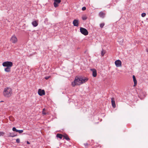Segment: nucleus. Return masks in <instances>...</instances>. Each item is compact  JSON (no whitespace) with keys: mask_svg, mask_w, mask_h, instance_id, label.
I'll list each match as a JSON object with an SVG mask.
<instances>
[{"mask_svg":"<svg viewBox=\"0 0 148 148\" xmlns=\"http://www.w3.org/2000/svg\"><path fill=\"white\" fill-rule=\"evenodd\" d=\"M88 79L85 77H76L74 81L72 82V85L73 86L76 85H79L86 82Z\"/></svg>","mask_w":148,"mask_h":148,"instance_id":"1","label":"nucleus"},{"mask_svg":"<svg viewBox=\"0 0 148 148\" xmlns=\"http://www.w3.org/2000/svg\"><path fill=\"white\" fill-rule=\"evenodd\" d=\"M63 137L66 139L67 140H70V139L69 137L68 136L66 135H63Z\"/></svg>","mask_w":148,"mask_h":148,"instance_id":"19","label":"nucleus"},{"mask_svg":"<svg viewBox=\"0 0 148 148\" xmlns=\"http://www.w3.org/2000/svg\"><path fill=\"white\" fill-rule=\"evenodd\" d=\"M45 109H43L42 110V114L44 115H46L47 114V113L45 112Z\"/></svg>","mask_w":148,"mask_h":148,"instance_id":"20","label":"nucleus"},{"mask_svg":"<svg viewBox=\"0 0 148 148\" xmlns=\"http://www.w3.org/2000/svg\"><path fill=\"white\" fill-rule=\"evenodd\" d=\"M38 93L40 96H42L45 95V91L44 90L39 89L38 90Z\"/></svg>","mask_w":148,"mask_h":148,"instance_id":"8","label":"nucleus"},{"mask_svg":"<svg viewBox=\"0 0 148 148\" xmlns=\"http://www.w3.org/2000/svg\"><path fill=\"white\" fill-rule=\"evenodd\" d=\"M27 144H30L29 142V141H27Z\"/></svg>","mask_w":148,"mask_h":148,"instance_id":"29","label":"nucleus"},{"mask_svg":"<svg viewBox=\"0 0 148 148\" xmlns=\"http://www.w3.org/2000/svg\"><path fill=\"white\" fill-rule=\"evenodd\" d=\"M78 20L76 19L74 20L73 22V23L74 26H78Z\"/></svg>","mask_w":148,"mask_h":148,"instance_id":"13","label":"nucleus"},{"mask_svg":"<svg viewBox=\"0 0 148 148\" xmlns=\"http://www.w3.org/2000/svg\"><path fill=\"white\" fill-rule=\"evenodd\" d=\"M105 53L106 51L102 49L101 53V56H104V54H105Z\"/></svg>","mask_w":148,"mask_h":148,"instance_id":"18","label":"nucleus"},{"mask_svg":"<svg viewBox=\"0 0 148 148\" xmlns=\"http://www.w3.org/2000/svg\"><path fill=\"white\" fill-rule=\"evenodd\" d=\"M9 118H10V120L11 121H13L14 120V118H13L12 116L10 117H9Z\"/></svg>","mask_w":148,"mask_h":148,"instance_id":"24","label":"nucleus"},{"mask_svg":"<svg viewBox=\"0 0 148 148\" xmlns=\"http://www.w3.org/2000/svg\"><path fill=\"white\" fill-rule=\"evenodd\" d=\"M56 137L61 139L63 137V135L60 134H57L56 135Z\"/></svg>","mask_w":148,"mask_h":148,"instance_id":"17","label":"nucleus"},{"mask_svg":"<svg viewBox=\"0 0 148 148\" xmlns=\"http://www.w3.org/2000/svg\"><path fill=\"white\" fill-rule=\"evenodd\" d=\"M16 136L15 135H11V136H11V137H13L14 136Z\"/></svg>","mask_w":148,"mask_h":148,"instance_id":"30","label":"nucleus"},{"mask_svg":"<svg viewBox=\"0 0 148 148\" xmlns=\"http://www.w3.org/2000/svg\"><path fill=\"white\" fill-rule=\"evenodd\" d=\"M82 19L83 20H86L87 19L86 17H83Z\"/></svg>","mask_w":148,"mask_h":148,"instance_id":"28","label":"nucleus"},{"mask_svg":"<svg viewBox=\"0 0 148 148\" xmlns=\"http://www.w3.org/2000/svg\"><path fill=\"white\" fill-rule=\"evenodd\" d=\"M86 8L85 7H84L82 8V10H86Z\"/></svg>","mask_w":148,"mask_h":148,"instance_id":"26","label":"nucleus"},{"mask_svg":"<svg viewBox=\"0 0 148 148\" xmlns=\"http://www.w3.org/2000/svg\"><path fill=\"white\" fill-rule=\"evenodd\" d=\"M146 14L145 13H142L141 14V16L142 17H144L146 16Z\"/></svg>","mask_w":148,"mask_h":148,"instance_id":"22","label":"nucleus"},{"mask_svg":"<svg viewBox=\"0 0 148 148\" xmlns=\"http://www.w3.org/2000/svg\"><path fill=\"white\" fill-rule=\"evenodd\" d=\"M4 134V133L3 132H0V136H3Z\"/></svg>","mask_w":148,"mask_h":148,"instance_id":"25","label":"nucleus"},{"mask_svg":"<svg viewBox=\"0 0 148 148\" xmlns=\"http://www.w3.org/2000/svg\"><path fill=\"white\" fill-rule=\"evenodd\" d=\"M104 23H101L100 24V27H101V28H102L104 26Z\"/></svg>","mask_w":148,"mask_h":148,"instance_id":"21","label":"nucleus"},{"mask_svg":"<svg viewBox=\"0 0 148 148\" xmlns=\"http://www.w3.org/2000/svg\"><path fill=\"white\" fill-rule=\"evenodd\" d=\"M105 15V14L103 12H101L99 14V16L101 18H103Z\"/></svg>","mask_w":148,"mask_h":148,"instance_id":"14","label":"nucleus"},{"mask_svg":"<svg viewBox=\"0 0 148 148\" xmlns=\"http://www.w3.org/2000/svg\"><path fill=\"white\" fill-rule=\"evenodd\" d=\"M2 65L4 67H11L13 66V63L11 62L6 61L3 62Z\"/></svg>","mask_w":148,"mask_h":148,"instance_id":"3","label":"nucleus"},{"mask_svg":"<svg viewBox=\"0 0 148 148\" xmlns=\"http://www.w3.org/2000/svg\"><path fill=\"white\" fill-rule=\"evenodd\" d=\"M10 40L12 43L15 44L17 42L18 39L16 36L13 35L10 38Z\"/></svg>","mask_w":148,"mask_h":148,"instance_id":"4","label":"nucleus"},{"mask_svg":"<svg viewBox=\"0 0 148 148\" xmlns=\"http://www.w3.org/2000/svg\"><path fill=\"white\" fill-rule=\"evenodd\" d=\"M38 21H34L32 22V24L34 27L37 26L38 24Z\"/></svg>","mask_w":148,"mask_h":148,"instance_id":"12","label":"nucleus"},{"mask_svg":"<svg viewBox=\"0 0 148 148\" xmlns=\"http://www.w3.org/2000/svg\"><path fill=\"white\" fill-rule=\"evenodd\" d=\"M54 2L53 3L55 7L56 8L58 6V5L61 2V0H53Z\"/></svg>","mask_w":148,"mask_h":148,"instance_id":"7","label":"nucleus"},{"mask_svg":"<svg viewBox=\"0 0 148 148\" xmlns=\"http://www.w3.org/2000/svg\"><path fill=\"white\" fill-rule=\"evenodd\" d=\"M80 30L81 33L84 35L86 36L88 34V32L86 29L83 27H80Z\"/></svg>","mask_w":148,"mask_h":148,"instance_id":"5","label":"nucleus"},{"mask_svg":"<svg viewBox=\"0 0 148 148\" xmlns=\"http://www.w3.org/2000/svg\"><path fill=\"white\" fill-rule=\"evenodd\" d=\"M121 62L119 60H117L115 62V64L117 67H121Z\"/></svg>","mask_w":148,"mask_h":148,"instance_id":"6","label":"nucleus"},{"mask_svg":"<svg viewBox=\"0 0 148 148\" xmlns=\"http://www.w3.org/2000/svg\"><path fill=\"white\" fill-rule=\"evenodd\" d=\"M91 71L92 72V76L94 77H95L97 75V71L95 69H90Z\"/></svg>","mask_w":148,"mask_h":148,"instance_id":"9","label":"nucleus"},{"mask_svg":"<svg viewBox=\"0 0 148 148\" xmlns=\"http://www.w3.org/2000/svg\"><path fill=\"white\" fill-rule=\"evenodd\" d=\"M12 130L13 131H15L16 132H18V133L19 134H21L23 132V130H17L15 127H13L12 128Z\"/></svg>","mask_w":148,"mask_h":148,"instance_id":"11","label":"nucleus"},{"mask_svg":"<svg viewBox=\"0 0 148 148\" xmlns=\"http://www.w3.org/2000/svg\"><path fill=\"white\" fill-rule=\"evenodd\" d=\"M133 81L134 82V86H135L137 85V82L136 80V79L135 76L134 75H133Z\"/></svg>","mask_w":148,"mask_h":148,"instance_id":"15","label":"nucleus"},{"mask_svg":"<svg viewBox=\"0 0 148 148\" xmlns=\"http://www.w3.org/2000/svg\"><path fill=\"white\" fill-rule=\"evenodd\" d=\"M16 142L17 143H19L20 142V140L19 138L17 139L16 140Z\"/></svg>","mask_w":148,"mask_h":148,"instance_id":"23","label":"nucleus"},{"mask_svg":"<svg viewBox=\"0 0 148 148\" xmlns=\"http://www.w3.org/2000/svg\"><path fill=\"white\" fill-rule=\"evenodd\" d=\"M49 77H45V78L46 79H48Z\"/></svg>","mask_w":148,"mask_h":148,"instance_id":"27","label":"nucleus"},{"mask_svg":"<svg viewBox=\"0 0 148 148\" xmlns=\"http://www.w3.org/2000/svg\"><path fill=\"white\" fill-rule=\"evenodd\" d=\"M111 103L112 107L114 108H115L116 107V105L115 101V99L114 98H111Z\"/></svg>","mask_w":148,"mask_h":148,"instance_id":"10","label":"nucleus"},{"mask_svg":"<svg viewBox=\"0 0 148 148\" xmlns=\"http://www.w3.org/2000/svg\"><path fill=\"white\" fill-rule=\"evenodd\" d=\"M12 94V89L10 87H6L4 88L3 92L4 96L6 97H11Z\"/></svg>","mask_w":148,"mask_h":148,"instance_id":"2","label":"nucleus"},{"mask_svg":"<svg viewBox=\"0 0 148 148\" xmlns=\"http://www.w3.org/2000/svg\"><path fill=\"white\" fill-rule=\"evenodd\" d=\"M4 71L6 72H10L11 71V67H6L5 68Z\"/></svg>","mask_w":148,"mask_h":148,"instance_id":"16","label":"nucleus"}]
</instances>
